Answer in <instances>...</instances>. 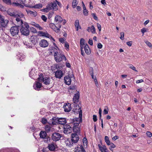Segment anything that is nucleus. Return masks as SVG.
Returning a JSON list of instances; mask_svg holds the SVG:
<instances>
[{
    "label": "nucleus",
    "mask_w": 152,
    "mask_h": 152,
    "mask_svg": "<svg viewBox=\"0 0 152 152\" xmlns=\"http://www.w3.org/2000/svg\"><path fill=\"white\" fill-rule=\"evenodd\" d=\"M83 13L84 15L87 16L88 14V11L86 10H83Z\"/></svg>",
    "instance_id": "obj_52"
},
{
    "label": "nucleus",
    "mask_w": 152,
    "mask_h": 152,
    "mask_svg": "<svg viewBox=\"0 0 152 152\" xmlns=\"http://www.w3.org/2000/svg\"><path fill=\"white\" fill-rule=\"evenodd\" d=\"M83 142L84 145H86L87 143V140L86 138H84L83 140Z\"/></svg>",
    "instance_id": "obj_47"
},
{
    "label": "nucleus",
    "mask_w": 152,
    "mask_h": 152,
    "mask_svg": "<svg viewBox=\"0 0 152 152\" xmlns=\"http://www.w3.org/2000/svg\"><path fill=\"white\" fill-rule=\"evenodd\" d=\"M55 2H56V3L60 7H61L62 6V4L61 3L58 2V1L57 0H55Z\"/></svg>",
    "instance_id": "obj_60"
},
{
    "label": "nucleus",
    "mask_w": 152,
    "mask_h": 152,
    "mask_svg": "<svg viewBox=\"0 0 152 152\" xmlns=\"http://www.w3.org/2000/svg\"><path fill=\"white\" fill-rule=\"evenodd\" d=\"M80 98V93L79 91H77L75 94L73 98V102L75 104L77 103L79 101Z\"/></svg>",
    "instance_id": "obj_15"
},
{
    "label": "nucleus",
    "mask_w": 152,
    "mask_h": 152,
    "mask_svg": "<svg viewBox=\"0 0 152 152\" xmlns=\"http://www.w3.org/2000/svg\"><path fill=\"white\" fill-rule=\"evenodd\" d=\"M42 5L41 4H37L34 6H32V7L36 9H40L42 8Z\"/></svg>",
    "instance_id": "obj_33"
},
{
    "label": "nucleus",
    "mask_w": 152,
    "mask_h": 152,
    "mask_svg": "<svg viewBox=\"0 0 152 152\" xmlns=\"http://www.w3.org/2000/svg\"><path fill=\"white\" fill-rule=\"evenodd\" d=\"M77 5V1L76 0H73L72 2V7L73 8H75Z\"/></svg>",
    "instance_id": "obj_38"
},
{
    "label": "nucleus",
    "mask_w": 152,
    "mask_h": 152,
    "mask_svg": "<svg viewBox=\"0 0 152 152\" xmlns=\"http://www.w3.org/2000/svg\"><path fill=\"white\" fill-rule=\"evenodd\" d=\"M52 122L53 124H56L58 123L61 125H64L66 124V121L65 118H58L54 117Z\"/></svg>",
    "instance_id": "obj_4"
},
{
    "label": "nucleus",
    "mask_w": 152,
    "mask_h": 152,
    "mask_svg": "<svg viewBox=\"0 0 152 152\" xmlns=\"http://www.w3.org/2000/svg\"><path fill=\"white\" fill-rule=\"evenodd\" d=\"M41 122L43 124H45L47 122V120L45 118H43L41 120Z\"/></svg>",
    "instance_id": "obj_44"
},
{
    "label": "nucleus",
    "mask_w": 152,
    "mask_h": 152,
    "mask_svg": "<svg viewBox=\"0 0 152 152\" xmlns=\"http://www.w3.org/2000/svg\"><path fill=\"white\" fill-rule=\"evenodd\" d=\"M51 129V128L50 126L47 125L45 126V130L48 133L50 132Z\"/></svg>",
    "instance_id": "obj_36"
},
{
    "label": "nucleus",
    "mask_w": 152,
    "mask_h": 152,
    "mask_svg": "<svg viewBox=\"0 0 152 152\" xmlns=\"http://www.w3.org/2000/svg\"><path fill=\"white\" fill-rule=\"evenodd\" d=\"M39 45L40 47L45 48L48 46L49 44L47 40L42 39L39 41Z\"/></svg>",
    "instance_id": "obj_13"
},
{
    "label": "nucleus",
    "mask_w": 152,
    "mask_h": 152,
    "mask_svg": "<svg viewBox=\"0 0 152 152\" xmlns=\"http://www.w3.org/2000/svg\"><path fill=\"white\" fill-rule=\"evenodd\" d=\"M85 40L83 38H81L80 40V45H86V44L85 43Z\"/></svg>",
    "instance_id": "obj_42"
},
{
    "label": "nucleus",
    "mask_w": 152,
    "mask_h": 152,
    "mask_svg": "<svg viewBox=\"0 0 152 152\" xmlns=\"http://www.w3.org/2000/svg\"><path fill=\"white\" fill-rule=\"evenodd\" d=\"M49 26L50 28L57 33H58L60 31V28L61 27L60 24H58V27H57L53 23H50Z\"/></svg>",
    "instance_id": "obj_8"
},
{
    "label": "nucleus",
    "mask_w": 152,
    "mask_h": 152,
    "mask_svg": "<svg viewBox=\"0 0 152 152\" xmlns=\"http://www.w3.org/2000/svg\"><path fill=\"white\" fill-rule=\"evenodd\" d=\"M42 151L43 152H47L48 151V149L46 148H43Z\"/></svg>",
    "instance_id": "obj_64"
},
{
    "label": "nucleus",
    "mask_w": 152,
    "mask_h": 152,
    "mask_svg": "<svg viewBox=\"0 0 152 152\" xmlns=\"http://www.w3.org/2000/svg\"><path fill=\"white\" fill-rule=\"evenodd\" d=\"M97 47L98 48L101 49L102 47V45L100 43H99L97 45Z\"/></svg>",
    "instance_id": "obj_58"
},
{
    "label": "nucleus",
    "mask_w": 152,
    "mask_h": 152,
    "mask_svg": "<svg viewBox=\"0 0 152 152\" xmlns=\"http://www.w3.org/2000/svg\"><path fill=\"white\" fill-rule=\"evenodd\" d=\"M22 23L20 22H18V24L20 25L21 26V28L20 29V32L22 34L24 35H27L29 34L28 28L29 26L27 23L25 22L23 23L22 20Z\"/></svg>",
    "instance_id": "obj_2"
},
{
    "label": "nucleus",
    "mask_w": 152,
    "mask_h": 152,
    "mask_svg": "<svg viewBox=\"0 0 152 152\" xmlns=\"http://www.w3.org/2000/svg\"><path fill=\"white\" fill-rule=\"evenodd\" d=\"M89 73L90 75L94 74L93 69L92 67H90L89 69Z\"/></svg>",
    "instance_id": "obj_49"
},
{
    "label": "nucleus",
    "mask_w": 152,
    "mask_h": 152,
    "mask_svg": "<svg viewBox=\"0 0 152 152\" xmlns=\"http://www.w3.org/2000/svg\"><path fill=\"white\" fill-rule=\"evenodd\" d=\"M110 147H111V148H115V144H114L113 143H110Z\"/></svg>",
    "instance_id": "obj_62"
},
{
    "label": "nucleus",
    "mask_w": 152,
    "mask_h": 152,
    "mask_svg": "<svg viewBox=\"0 0 152 152\" xmlns=\"http://www.w3.org/2000/svg\"><path fill=\"white\" fill-rule=\"evenodd\" d=\"M61 137V134L58 132H54L52 134L51 138L54 141L59 140Z\"/></svg>",
    "instance_id": "obj_9"
},
{
    "label": "nucleus",
    "mask_w": 152,
    "mask_h": 152,
    "mask_svg": "<svg viewBox=\"0 0 152 152\" xmlns=\"http://www.w3.org/2000/svg\"><path fill=\"white\" fill-rule=\"evenodd\" d=\"M76 108H75V112L79 113V118H74L73 119L74 126L73 127V131L75 133L79 134L80 132V126L79 124L82 121V110H81L80 107L78 105H76Z\"/></svg>",
    "instance_id": "obj_1"
},
{
    "label": "nucleus",
    "mask_w": 152,
    "mask_h": 152,
    "mask_svg": "<svg viewBox=\"0 0 152 152\" xmlns=\"http://www.w3.org/2000/svg\"><path fill=\"white\" fill-rule=\"evenodd\" d=\"M39 77L38 78V81L40 82L42 81L46 85H48L50 82V79L49 77H44L42 73L40 74L39 75Z\"/></svg>",
    "instance_id": "obj_6"
},
{
    "label": "nucleus",
    "mask_w": 152,
    "mask_h": 152,
    "mask_svg": "<svg viewBox=\"0 0 152 152\" xmlns=\"http://www.w3.org/2000/svg\"><path fill=\"white\" fill-rule=\"evenodd\" d=\"M87 30L88 32H91L93 34L95 33V29L94 27L93 26H92L91 27H88L87 29Z\"/></svg>",
    "instance_id": "obj_27"
},
{
    "label": "nucleus",
    "mask_w": 152,
    "mask_h": 152,
    "mask_svg": "<svg viewBox=\"0 0 152 152\" xmlns=\"http://www.w3.org/2000/svg\"><path fill=\"white\" fill-rule=\"evenodd\" d=\"M147 136L149 137H151L152 136V134L150 132L148 131L146 132Z\"/></svg>",
    "instance_id": "obj_50"
},
{
    "label": "nucleus",
    "mask_w": 152,
    "mask_h": 152,
    "mask_svg": "<svg viewBox=\"0 0 152 152\" xmlns=\"http://www.w3.org/2000/svg\"><path fill=\"white\" fill-rule=\"evenodd\" d=\"M64 80L66 84L69 85L71 83V80L70 76H66L64 77Z\"/></svg>",
    "instance_id": "obj_24"
},
{
    "label": "nucleus",
    "mask_w": 152,
    "mask_h": 152,
    "mask_svg": "<svg viewBox=\"0 0 152 152\" xmlns=\"http://www.w3.org/2000/svg\"><path fill=\"white\" fill-rule=\"evenodd\" d=\"M23 43L24 45L26 46V48H30L32 47L31 45L29 43L27 42L26 41H23Z\"/></svg>",
    "instance_id": "obj_35"
},
{
    "label": "nucleus",
    "mask_w": 152,
    "mask_h": 152,
    "mask_svg": "<svg viewBox=\"0 0 152 152\" xmlns=\"http://www.w3.org/2000/svg\"><path fill=\"white\" fill-rule=\"evenodd\" d=\"M51 9L55 11L58 10L57 3L55 2V1L53 2H51L48 3L46 6V8H45V10Z\"/></svg>",
    "instance_id": "obj_7"
},
{
    "label": "nucleus",
    "mask_w": 152,
    "mask_h": 152,
    "mask_svg": "<svg viewBox=\"0 0 152 152\" xmlns=\"http://www.w3.org/2000/svg\"><path fill=\"white\" fill-rule=\"evenodd\" d=\"M41 19L42 20H43L44 22H46L47 20V18L45 16V15H42L41 17Z\"/></svg>",
    "instance_id": "obj_43"
},
{
    "label": "nucleus",
    "mask_w": 152,
    "mask_h": 152,
    "mask_svg": "<svg viewBox=\"0 0 152 152\" xmlns=\"http://www.w3.org/2000/svg\"><path fill=\"white\" fill-rule=\"evenodd\" d=\"M42 83L38 82H36L34 84L33 87L36 90L39 91L42 87Z\"/></svg>",
    "instance_id": "obj_20"
},
{
    "label": "nucleus",
    "mask_w": 152,
    "mask_h": 152,
    "mask_svg": "<svg viewBox=\"0 0 152 152\" xmlns=\"http://www.w3.org/2000/svg\"><path fill=\"white\" fill-rule=\"evenodd\" d=\"M8 14L10 15L15 18V20L17 23H18V22H20L21 23L22 22L21 18L23 17V14L20 13L18 14H16L14 12H8Z\"/></svg>",
    "instance_id": "obj_3"
},
{
    "label": "nucleus",
    "mask_w": 152,
    "mask_h": 152,
    "mask_svg": "<svg viewBox=\"0 0 152 152\" xmlns=\"http://www.w3.org/2000/svg\"><path fill=\"white\" fill-rule=\"evenodd\" d=\"M62 71L61 70H57L55 72V76L56 78L60 79L63 75Z\"/></svg>",
    "instance_id": "obj_21"
},
{
    "label": "nucleus",
    "mask_w": 152,
    "mask_h": 152,
    "mask_svg": "<svg viewBox=\"0 0 152 152\" xmlns=\"http://www.w3.org/2000/svg\"><path fill=\"white\" fill-rule=\"evenodd\" d=\"M88 43L89 44H90V45H93V40H92V39H89L88 40Z\"/></svg>",
    "instance_id": "obj_56"
},
{
    "label": "nucleus",
    "mask_w": 152,
    "mask_h": 152,
    "mask_svg": "<svg viewBox=\"0 0 152 152\" xmlns=\"http://www.w3.org/2000/svg\"><path fill=\"white\" fill-rule=\"evenodd\" d=\"M59 41L62 43L64 42V38H61L59 39Z\"/></svg>",
    "instance_id": "obj_53"
},
{
    "label": "nucleus",
    "mask_w": 152,
    "mask_h": 152,
    "mask_svg": "<svg viewBox=\"0 0 152 152\" xmlns=\"http://www.w3.org/2000/svg\"><path fill=\"white\" fill-rule=\"evenodd\" d=\"M93 119L94 122H96L97 120L96 116L95 115H93Z\"/></svg>",
    "instance_id": "obj_55"
},
{
    "label": "nucleus",
    "mask_w": 152,
    "mask_h": 152,
    "mask_svg": "<svg viewBox=\"0 0 152 152\" xmlns=\"http://www.w3.org/2000/svg\"><path fill=\"white\" fill-rule=\"evenodd\" d=\"M97 26L99 31H100L101 30V26L99 23L97 24Z\"/></svg>",
    "instance_id": "obj_59"
},
{
    "label": "nucleus",
    "mask_w": 152,
    "mask_h": 152,
    "mask_svg": "<svg viewBox=\"0 0 152 152\" xmlns=\"http://www.w3.org/2000/svg\"><path fill=\"white\" fill-rule=\"evenodd\" d=\"M0 152H20L17 149L3 148L0 150Z\"/></svg>",
    "instance_id": "obj_14"
},
{
    "label": "nucleus",
    "mask_w": 152,
    "mask_h": 152,
    "mask_svg": "<svg viewBox=\"0 0 152 152\" xmlns=\"http://www.w3.org/2000/svg\"><path fill=\"white\" fill-rule=\"evenodd\" d=\"M64 110L66 112H68L71 109V104L69 103L65 104L63 107Z\"/></svg>",
    "instance_id": "obj_19"
},
{
    "label": "nucleus",
    "mask_w": 152,
    "mask_h": 152,
    "mask_svg": "<svg viewBox=\"0 0 152 152\" xmlns=\"http://www.w3.org/2000/svg\"><path fill=\"white\" fill-rule=\"evenodd\" d=\"M56 144L54 142L49 143L48 145V148L50 151H54L56 150Z\"/></svg>",
    "instance_id": "obj_16"
},
{
    "label": "nucleus",
    "mask_w": 152,
    "mask_h": 152,
    "mask_svg": "<svg viewBox=\"0 0 152 152\" xmlns=\"http://www.w3.org/2000/svg\"><path fill=\"white\" fill-rule=\"evenodd\" d=\"M145 42L149 47L151 48H152V45L150 42L147 41H145Z\"/></svg>",
    "instance_id": "obj_40"
},
{
    "label": "nucleus",
    "mask_w": 152,
    "mask_h": 152,
    "mask_svg": "<svg viewBox=\"0 0 152 152\" xmlns=\"http://www.w3.org/2000/svg\"><path fill=\"white\" fill-rule=\"evenodd\" d=\"M132 41H130L127 42H126L127 45L129 46H131L132 45Z\"/></svg>",
    "instance_id": "obj_57"
},
{
    "label": "nucleus",
    "mask_w": 152,
    "mask_h": 152,
    "mask_svg": "<svg viewBox=\"0 0 152 152\" xmlns=\"http://www.w3.org/2000/svg\"><path fill=\"white\" fill-rule=\"evenodd\" d=\"M34 26L36 28L39 30H42L43 29V28L38 24H35Z\"/></svg>",
    "instance_id": "obj_39"
},
{
    "label": "nucleus",
    "mask_w": 152,
    "mask_h": 152,
    "mask_svg": "<svg viewBox=\"0 0 152 152\" xmlns=\"http://www.w3.org/2000/svg\"><path fill=\"white\" fill-rule=\"evenodd\" d=\"M54 21L56 23V24H59L62 21L63 19L60 16L56 15L55 16V18Z\"/></svg>",
    "instance_id": "obj_22"
},
{
    "label": "nucleus",
    "mask_w": 152,
    "mask_h": 152,
    "mask_svg": "<svg viewBox=\"0 0 152 152\" xmlns=\"http://www.w3.org/2000/svg\"><path fill=\"white\" fill-rule=\"evenodd\" d=\"M64 47L65 49L67 51H68L69 50V45L68 43L66 42L64 43Z\"/></svg>",
    "instance_id": "obj_37"
},
{
    "label": "nucleus",
    "mask_w": 152,
    "mask_h": 152,
    "mask_svg": "<svg viewBox=\"0 0 152 152\" xmlns=\"http://www.w3.org/2000/svg\"><path fill=\"white\" fill-rule=\"evenodd\" d=\"M55 59L57 62L61 61L63 59L66 60V58L65 56L62 54L60 52H56L54 54Z\"/></svg>",
    "instance_id": "obj_5"
},
{
    "label": "nucleus",
    "mask_w": 152,
    "mask_h": 152,
    "mask_svg": "<svg viewBox=\"0 0 152 152\" xmlns=\"http://www.w3.org/2000/svg\"><path fill=\"white\" fill-rule=\"evenodd\" d=\"M104 140L107 144L109 145L110 144V142L109 140L108 137L107 136H105L104 137Z\"/></svg>",
    "instance_id": "obj_34"
},
{
    "label": "nucleus",
    "mask_w": 152,
    "mask_h": 152,
    "mask_svg": "<svg viewBox=\"0 0 152 152\" xmlns=\"http://www.w3.org/2000/svg\"><path fill=\"white\" fill-rule=\"evenodd\" d=\"M99 149L102 152H107V148L105 145H103L102 146L101 145L99 144L98 145Z\"/></svg>",
    "instance_id": "obj_26"
},
{
    "label": "nucleus",
    "mask_w": 152,
    "mask_h": 152,
    "mask_svg": "<svg viewBox=\"0 0 152 152\" xmlns=\"http://www.w3.org/2000/svg\"><path fill=\"white\" fill-rule=\"evenodd\" d=\"M38 34H39L40 35V36H41L45 37L52 39L54 41H55L54 39L51 35L48 34L47 32H43L41 31H39L38 32Z\"/></svg>",
    "instance_id": "obj_10"
},
{
    "label": "nucleus",
    "mask_w": 152,
    "mask_h": 152,
    "mask_svg": "<svg viewBox=\"0 0 152 152\" xmlns=\"http://www.w3.org/2000/svg\"><path fill=\"white\" fill-rule=\"evenodd\" d=\"M143 82V80L142 79L138 80L136 81V83H139Z\"/></svg>",
    "instance_id": "obj_61"
},
{
    "label": "nucleus",
    "mask_w": 152,
    "mask_h": 152,
    "mask_svg": "<svg viewBox=\"0 0 152 152\" xmlns=\"http://www.w3.org/2000/svg\"><path fill=\"white\" fill-rule=\"evenodd\" d=\"M80 147H77L75 148V152H86L82 145H79Z\"/></svg>",
    "instance_id": "obj_23"
},
{
    "label": "nucleus",
    "mask_w": 152,
    "mask_h": 152,
    "mask_svg": "<svg viewBox=\"0 0 152 152\" xmlns=\"http://www.w3.org/2000/svg\"><path fill=\"white\" fill-rule=\"evenodd\" d=\"M8 22V20H4V18H1L0 23L1 26L2 27L5 28L7 26Z\"/></svg>",
    "instance_id": "obj_18"
},
{
    "label": "nucleus",
    "mask_w": 152,
    "mask_h": 152,
    "mask_svg": "<svg viewBox=\"0 0 152 152\" xmlns=\"http://www.w3.org/2000/svg\"><path fill=\"white\" fill-rule=\"evenodd\" d=\"M75 25L77 31H78L79 29H81V26L79 25V21L78 20H76L75 23Z\"/></svg>",
    "instance_id": "obj_30"
},
{
    "label": "nucleus",
    "mask_w": 152,
    "mask_h": 152,
    "mask_svg": "<svg viewBox=\"0 0 152 152\" xmlns=\"http://www.w3.org/2000/svg\"><path fill=\"white\" fill-rule=\"evenodd\" d=\"M10 32L12 36H15L18 34L19 32V28L17 26L12 27L10 30Z\"/></svg>",
    "instance_id": "obj_12"
},
{
    "label": "nucleus",
    "mask_w": 152,
    "mask_h": 152,
    "mask_svg": "<svg viewBox=\"0 0 152 152\" xmlns=\"http://www.w3.org/2000/svg\"><path fill=\"white\" fill-rule=\"evenodd\" d=\"M147 29L145 28H143L141 29V32L143 34H144V33L147 31Z\"/></svg>",
    "instance_id": "obj_48"
},
{
    "label": "nucleus",
    "mask_w": 152,
    "mask_h": 152,
    "mask_svg": "<svg viewBox=\"0 0 152 152\" xmlns=\"http://www.w3.org/2000/svg\"><path fill=\"white\" fill-rule=\"evenodd\" d=\"M79 139V137L78 135L75 133L72 134L71 140L73 143H77Z\"/></svg>",
    "instance_id": "obj_17"
},
{
    "label": "nucleus",
    "mask_w": 152,
    "mask_h": 152,
    "mask_svg": "<svg viewBox=\"0 0 152 152\" xmlns=\"http://www.w3.org/2000/svg\"><path fill=\"white\" fill-rule=\"evenodd\" d=\"M26 11L28 14L30 15L32 17H35L37 15V13L35 11H32L30 10H27Z\"/></svg>",
    "instance_id": "obj_25"
},
{
    "label": "nucleus",
    "mask_w": 152,
    "mask_h": 152,
    "mask_svg": "<svg viewBox=\"0 0 152 152\" xmlns=\"http://www.w3.org/2000/svg\"><path fill=\"white\" fill-rule=\"evenodd\" d=\"M46 132L45 131H41L40 132L39 136L41 138L45 139L47 135Z\"/></svg>",
    "instance_id": "obj_29"
},
{
    "label": "nucleus",
    "mask_w": 152,
    "mask_h": 152,
    "mask_svg": "<svg viewBox=\"0 0 152 152\" xmlns=\"http://www.w3.org/2000/svg\"><path fill=\"white\" fill-rule=\"evenodd\" d=\"M81 50H83V49H85V45H80Z\"/></svg>",
    "instance_id": "obj_63"
},
{
    "label": "nucleus",
    "mask_w": 152,
    "mask_h": 152,
    "mask_svg": "<svg viewBox=\"0 0 152 152\" xmlns=\"http://www.w3.org/2000/svg\"><path fill=\"white\" fill-rule=\"evenodd\" d=\"M129 68L134 71L136 72H138V71L136 69L135 67L132 64L130 65Z\"/></svg>",
    "instance_id": "obj_41"
},
{
    "label": "nucleus",
    "mask_w": 152,
    "mask_h": 152,
    "mask_svg": "<svg viewBox=\"0 0 152 152\" xmlns=\"http://www.w3.org/2000/svg\"><path fill=\"white\" fill-rule=\"evenodd\" d=\"M65 143L66 144V146L69 147H71L72 146L73 142L71 140H67L65 141Z\"/></svg>",
    "instance_id": "obj_31"
},
{
    "label": "nucleus",
    "mask_w": 152,
    "mask_h": 152,
    "mask_svg": "<svg viewBox=\"0 0 152 152\" xmlns=\"http://www.w3.org/2000/svg\"><path fill=\"white\" fill-rule=\"evenodd\" d=\"M91 15L93 16V18H94V19H95V20H97V17L96 16L95 13H92Z\"/></svg>",
    "instance_id": "obj_51"
},
{
    "label": "nucleus",
    "mask_w": 152,
    "mask_h": 152,
    "mask_svg": "<svg viewBox=\"0 0 152 152\" xmlns=\"http://www.w3.org/2000/svg\"><path fill=\"white\" fill-rule=\"evenodd\" d=\"M18 58L19 59L20 61H23V60L24 58L25 57V56L24 55L22 54L21 53H19L17 55Z\"/></svg>",
    "instance_id": "obj_32"
},
{
    "label": "nucleus",
    "mask_w": 152,
    "mask_h": 152,
    "mask_svg": "<svg viewBox=\"0 0 152 152\" xmlns=\"http://www.w3.org/2000/svg\"><path fill=\"white\" fill-rule=\"evenodd\" d=\"M124 33L123 32H121L120 33V39L122 40H123L124 39Z\"/></svg>",
    "instance_id": "obj_46"
},
{
    "label": "nucleus",
    "mask_w": 152,
    "mask_h": 152,
    "mask_svg": "<svg viewBox=\"0 0 152 152\" xmlns=\"http://www.w3.org/2000/svg\"><path fill=\"white\" fill-rule=\"evenodd\" d=\"M33 71H31L29 73V75L30 77L34 79V77L32 75V74H33Z\"/></svg>",
    "instance_id": "obj_54"
},
{
    "label": "nucleus",
    "mask_w": 152,
    "mask_h": 152,
    "mask_svg": "<svg viewBox=\"0 0 152 152\" xmlns=\"http://www.w3.org/2000/svg\"><path fill=\"white\" fill-rule=\"evenodd\" d=\"M84 50L86 54L89 55L91 53V51L90 49L87 44H86L85 45Z\"/></svg>",
    "instance_id": "obj_28"
},
{
    "label": "nucleus",
    "mask_w": 152,
    "mask_h": 152,
    "mask_svg": "<svg viewBox=\"0 0 152 152\" xmlns=\"http://www.w3.org/2000/svg\"><path fill=\"white\" fill-rule=\"evenodd\" d=\"M106 108H105L103 111V113L104 114H107L108 113V108L107 107H106Z\"/></svg>",
    "instance_id": "obj_45"
},
{
    "label": "nucleus",
    "mask_w": 152,
    "mask_h": 152,
    "mask_svg": "<svg viewBox=\"0 0 152 152\" xmlns=\"http://www.w3.org/2000/svg\"><path fill=\"white\" fill-rule=\"evenodd\" d=\"M72 128L69 125L66 124L64 126V132L66 134L71 133L72 132Z\"/></svg>",
    "instance_id": "obj_11"
}]
</instances>
